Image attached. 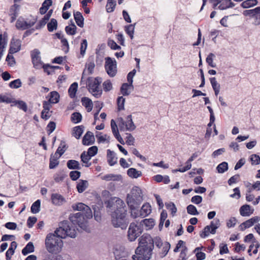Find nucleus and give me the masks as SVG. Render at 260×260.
I'll list each match as a JSON object with an SVG mask.
<instances>
[{
	"instance_id": "55",
	"label": "nucleus",
	"mask_w": 260,
	"mask_h": 260,
	"mask_svg": "<svg viewBox=\"0 0 260 260\" xmlns=\"http://www.w3.org/2000/svg\"><path fill=\"white\" fill-rule=\"evenodd\" d=\"M142 175V173L135 168H131V178H138Z\"/></svg>"
},
{
	"instance_id": "23",
	"label": "nucleus",
	"mask_w": 260,
	"mask_h": 260,
	"mask_svg": "<svg viewBox=\"0 0 260 260\" xmlns=\"http://www.w3.org/2000/svg\"><path fill=\"white\" fill-rule=\"evenodd\" d=\"M52 4V0H45L43 3L42 7L40 8L39 11L40 14L42 15L45 14Z\"/></svg>"
},
{
	"instance_id": "18",
	"label": "nucleus",
	"mask_w": 260,
	"mask_h": 260,
	"mask_svg": "<svg viewBox=\"0 0 260 260\" xmlns=\"http://www.w3.org/2000/svg\"><path fill=\"white\" fill-rule=\"evenodd\" d=\"M107 159L110 166H113L117 163V158L115 153L110 150H107Z\"/></svg>"
},
{
	"instance_id": "36",
	"label": "nucleus",
	"mask_w": 260,
	"mask_h": 260,
	"mask_svg": "<svg viewBox=\"0 0 260 260\" xmlns=\"http://www.w3.org/2000/svg\"><path fill=\"white\" fill-rule=\"evenodd\" d=\"M120 175H114L112 174H107L106 175H104V176L102 177V179L106 181H116V180H119L120 179Z\"/></svg>"
},
{
	"instance_id": "53",
	"label": "nucleus",
	"mask_w": 260,
	"mask_h": 260,
	"mask_svg": "<svg viewBox=\"0 0 260 260\" xmlns=\"http://www.w3.org/2000/svg\"><path fill=\"white\" fill-rule=\"evenodd\" d=\"M162 246V250L161 254H162V256L164 257L167 254L169 250L170 249L171 245L169 243L166 242L164 243V244Z\"/></svg>"
},
{
	"instance_id": "40",
	"label": "nucleus",
	"mask_w": 260,
	"mask_h": 260,
	"mask_svg": "<svg viewBox=\"0 0 260 260\" xmlns=\"http://www.w3.org/2000/svg\"><path fill=\"white\" fill-rule=\"evenodd\" d=\"M41 202L39 200L32 204L31 207V211L34 214L38 213L40 210Z\"/></svg>"
},
{
	"instance_id": "21",
	"label": "nucleus",
	"mask_w": 260,
	"mask_h": 260,
	"mask_svg": "<svg viewBox=\"0 0 260 260\" xmlns=\"http://www.w3.org/2000/svg\"><path fill=\"white\" fill-rule=\"evenodd\" d=\"M74 17L77 24L79 27H83L84 26V18L82 14L79 12H74Z\"/></svg>"
},
{
	"instance_id": "35",
	"label": "nucleus",
	"mask_w": 260,
	"mask_h": 260,
	"mask_svg": "<svg viewBox=\"0 0 260 260\" xmlns=\"http://www.w3.org/2000/svg\"><path fill=\"white\" fill-rule=\"evenodd\" d=\"M82 126H76L73 129V135L77 139H79L83 132Z\"/></svg>"
},
{
	"instance_id": "2",
	"label": "nucleus",
	"mask_w": 260,
	"mask_h": 260,
	"mask_svg": "<svg viewBox=\"0 0 260 260\" xmlns=\"http://www.w3.org/2000/svg\"><path fill=\"white\" fill-rule=\"evenodd\" d=\"M153 249V240L150 235L144 234L140 239L139 245L135 251L133 260H149Z\"/></svg>"
},
{
	"instance_id": "25",
	"label": "nucleus",
	"mask_w": 260,
	"mask_h": 260,
	"mask_svg": "<svg viewBox=\"0 0 260 260\" xmlns=\"http://www.w3.org/2000/svg\"><path fill=\"white\" fill-rule=\"evenodd\" d=\"M143 225H145V228L147 230H151L153 228L155 225V221L152 218L145 219L142 220Z\"/></svg>"
},
{
	"instance_id": "51",
	"label": "nucleus",
	"mask_w": 260,
	"mask_h": 260,
	"mask_svg": "<svg viewBox=\"0 0 260 260\" xmlns=\"http://www.w3.org/2000/svg\"><path fill=\"white\" fill-rule=\"evenodd\" d=\"M32 62L33 63L34 67L36 69H40L42 68V67L44 65L41 60V58L33 59V60H32Z\"/></svg>"
},
{
	"instance_id": "54",
	"label": "nucleus",
	"mask_w": 260,
	"mask_h": 260,
	"mask_svg": "<svg viewBox=\"0 0 260 260\" xmlns=\"http://www.w3.org/2000/svg\"><path fill=\"white\" fill-rule=\"evenodd\" d=\"M22 83L19 79H16L9 83V86L12 88H18L21 86Z\"/></svg>"
},
{
	"instance_id": "22",
	"label": "nucleus",
	"mask_w": 260,
	"mask_h": 260,
	"mask_svg": "<svg viewBox=\"0 0 260 260\" xmlns=\"http://www.w3.org/2000/svg\"><path fill=\"white\" fill-rule=\"evenodd\" d=\"M88 182L86 180H79L77 182V189L79 193L83 192L88 187Z\"/></svg>"
},
{
	"instance_id": "30",
	"label": "nucleus",
	"mask_w": 260,
	"mask_h": 260,
	"mask_svg": "<svg viewBox=\"0 0 260 260\" xmlns=\"http://www.w3.org/2000/svg\"><path fill=\"white\" fill-rule=\"evenodd\" d=\"M67 167L70 169H77L80 170L81 169L79 162L75 160H69L67 162Z\"/></svg>"
},
{
	"instance_id": "31",
	"label": "nucleus",
	"mask_w": 260,
	"mask_h": 260,
	"mask_svg": "<svg viewBox=\"0 0 260 260\" xmlns=\"http://www.w3.org/2000/svg\"><path fill=\"white\" fill-rule=\"evenodd\" d=\"M117 122L121 131L128 130V125H129L128 121H125L122 118H120L118 119Z\"/></svg>"
},
{
	"instance_id": "10",
	"label": "nucleus",
	"mask_w": 260,
	"mask_h": 260,
	"mask_svg": "<svg viewBox=\"0 0 260 260\" xmlns=\"http://www.w3.org/2000/svg\"><path fill=\"white\" fill-rule=\"evenodd\" d=\"M212 4L213 8L217 7L220 10H225L235 6V4L232 2V0H209Z\"/></svg>"
},
{
	"instance_id": "43",
	"label": "nucleus",
	"mask_w": 260,
	"mask_h": 260,
	"mask_svg": "<svg viewBox=\"0 0 260 260\" xmlns=\"http://www.w3.org/2000/svg\"><path fill=\"white\" fill-rule=\"evenodd\" d=\"M57 26V22L55 19H51L50 22L47 24L48 29L49 31H53L56 29Z\"/></svg>"
},
{
	"instance_id": "26",
	"label": "nucleus",
	"mask_w": 260,
	"mask_h": 260,
	"mask_svg": "<svg viewBox=\"0 0 260 260\" xmlns=\"http://www.w3.org/2000/svg\"><path fill=\"white\" fill-rule=\"evenodd\" d=\"M81 102L83 106H84L87 109V112H90L92 109V102L91 100L88 98H83L81 100Z\"/></svg>"
},
{
	"instance_id": "37",
	"label": "nucleus",
	"mask_w": 260,
	"mask_h": 260,
	"mask_svg": "<svg viewBox=\"0 0 260 260\" xmlns=\"http://www.w3.org/2000/svg\"><path fill=\"white\" fill-rule=\"evenodd\" d=\"M65 29L68 34L74 35L76 32L77 27L73 22H72L70 25L66 27Z\"/></svg>"
},
{
	"instance_id": "29",
	"label": "nucleus",
	"mask_w": 260,
	"mask_h": 260,
	"mask_svg": "<svg viewBox=\"0 0 260 260\" xmlns=\"http://www.w3.org/2000/svg\"><path fill=\"white\" fill-rule=\"evenodd\" d=\"M35 250V247L32 242H28L25 247L22 249V253L24 255H26L29 253L33 252Z\"/></svg>"
},
{
	"instance_id": "24",
	"label": "nucleus",
	"mask_w": 260,
	"mask_h": 260,
	"mask_svg": "<svg viewBox=\"0 0 260 260\" xmlns=\"http://www.w3.org/2000/svg\"><path fill=\"white\" fill-rule=\"evenodd\" d=\"M260 220V218L258 216L253 217L242 223V225L245 229L249 228L252 226L255 223L257 222Z\"/></svg>"
},
{
	"instance_id": "34",
	"label": "nucleus",
	"mask_w": 260,
	"mask_h": 260,
	"mask_svg": "<svg viewBox=\"0 0 260 260\" xmlns=\"http://www.w3.org/2000/svg\"><path fill=\"white\" fill-rule=\"evenodd\" d=\"M220 220L218 218H215L211 221L209 225L206 226V229L208 230L209 228L213 229L214 230L216 231V230L220 226Z\"/></svg>"
},
{
	"instance_id": "32",
	"label": "nucleus",
	"mask_w": 260,
	"mask_h": 260,
	"mask_svg": "<svg viewBox=\"0 0 260 260\" xmlns=\"http://www.w3.org/2000/svg\"><path fill=\"white\" fill-rule=\"evenodd\" d=\"M257 4V0H246L241 3V6L242 8L246 9L255 6Z\"/></svg>"
},
{
	"instance_id": "14",
	"label": "nucleus",
	"mask_w": 260,
	"mask_h": 260,
	"mask_svg": "<svg viewBox=\"0 0 260 260\" xmlns=\"http://www.w3.org/2000/svg\"><path fill=\"white\" fill-rule=\"evenodd\" d=\"M51 200L52 203L56 206H60L66 202L64 198L58 193L52 194Z\"/></svg>"
},
{
	"instance_id": "41",
	"label": "nucleus",
	"mask_w": 260,
	"mask_h": 260,
	"mask_svg": "<svg viewBox=\"0 0 260 260\" xmlns=\"http://www.w3.org/2000/svg\"><path fill=\"white\" fill-rule=\"evenodd\" d=\"M216 231L214 230L213 229H211V228H209L208 230L206 229V226L204 228L203 231L200 234V236L202 238H205L208 236L210 234H215L216 233Z\"/></svg>"
},
{
	"instance_id": "17",
	"label": "nucleus",
	"mask_w": 260,
	"mask_h": 260,
	"mask_svg": "<svg viewBox=\"0 0 260 260\" xmlns=\"http://www.w3.org/2000/svg\"><path fill=\"white\" fill-rule=\"evenodd\" d=\"M111 126L112 131L113 135L116 137V138L120 143H121L120 140H121L122 138L119 134L117 125L116 124V122L113 119H112L111 121Z\"/></svg>"
},
{
	"instance_id": "8",
	"label": "nucleus",
	"mask_w": 260,
	"mask_h": 260,
	"mask_svg": "<svg viewBox=\"0 0 260 260\" xmlns=\"http://www.w3.org/2000/svg\"><path fill=\"white\" fill-rule=\"evenodd\" d=\"M143 201V194L141 189L138 186H134L131 189V205L138 206Z\"/></svg>"
},
{
	"instance_id": "48",
	"label": "nucleus",
	"mask_w": 260,
	"mask_h": 260,
	"mask_svg": "<svg viewBox=\"0 0 260 260\" xmlns=\"http://www.w3.org/2000/svg\"><path fill=\"white\" fill-rule=\"evenodd\" d=\"M104 90L105 91H109L113 89L112 83L110 80H107L103 83Z\"/></svg>"
},
{
	"instance_id": "15",
	"label": "nucleus",
	"mask_w": 260,
	"mask_h": 260,
	"mask_svg": "<svg viewBox=\"0 0 260 260\" xmlns=\"http://www.w3.org/2000/svg\"><path fill=\"white\" fill-rule=\"evenodd\" d=\"M94 141V138L92 133L87 132L83 138L82 143L84 145H89L92 144Z\"/></svg>"
},
{
	"instance_id": "19",
	"label": "nucleus",
	"mask_w": 260,
	"mask_h": 260,
	"mask_svg": "<svg viewBox=\"0 0 260 260\" xmlns=\"http://www.w3.org/2000/svg\"><path fill=\"white\" fill-rule=\"evenodd\" d=\"M210 83L211 84L212 87L214 91L215 95L217 96L219 92L220 89V85L216 81V79L215 77H212L210 78Z\"/></svg>"
},
{
	"instance_id": "45",
	"label": "nucleus",
	"mask_w": 260,
	"mask_h": 260,
	"mask_svg": "<svg viewBox=\"0 0 260 260\" xmlns=\"http://www.w3.org/2000/svg\"><path fill=\"white\" fill-rule=\"evenodd\" d=\"M165 205L167 209L171 211V214L174 216L177 212V208L175 204L172 202H170L166 203Z\"/></svg>"
},
{
	"instance_id": "1",
	"label": "nucleus",
	"mask_w": 260,
	"mask_h": 260,
	"mask_svg": "<svg viewBox=\"0 0 260 260\" xmlns=\"http://www.w3.org/2000/svg\"><path fill=\"white\" fill-rule=\"evenodd\" d=\"M72 207L74 210L80 212L72 214L70 216V222L64 220L60 223L59 228L55 231V234L61 238H65L69 237L74 238L77 235L78 230L75 225H78L81 229L87 230V222L85 218L90 219L92 217V213L90 208L82 203L73 205Z\"/></svg>"
},
{
	"instance_id": "57",
	"label": "nucleus",
	"mask_w": 260,
	"mask_h": 260,
	"mask_svg": "<svg viewBox=\"0 0 260 260\" xmlns=\"http://www.w3.org/2000/svg\"><path fill=\"white\" fill-rule=\"evenodd\" d=\"M229 252L227 244L221 243L219 245V253L220 254L228 253Z\"/></svg>"
},
{
	"instance_id": "6",
	"label": "nucleus",
	"mask_w": 260,
	"mask_h": 260,
	"mask_svg": "<svg viewBox=\"0 0 260 260\" xmlns=\"http://www.w3.org/2000/svg\"><path fill=\"white\" fill-rule=\"evenodd\" d=\"M131 205V216L135 218L141 217L144 218L149 215L151 212V207L149 203L144 204L140 210L136 209L137 206Z\"/></svg>"
},
{
	"instance_id": "49",
	"label": "nucleus",
	"mask_w": 260,
	"mask_h": 260,
	"mask_svg": "<svg viewBox=\"0 0 260 260\" xmlns=\"http://www.w3.org/2000/svg\"><path fill=\"white\" fill-rule=\"evenodd\" d=\"M187 211L188 214L191 215H197L199 214L197 208L192 205H189L187 207Z\"/></svg>"
},
{
	"instance_id": "16",
	"label": "nucleus",
	"mask_w": 260,
	"mask_h": 260,
	"mask_svg": "<svg viewBox=\"0 0 260 260\" xmlns=\"http://www.w3.org/2000/svg\"><path fill=\"white\" fill-rule=\"evenodd\" d=\"M253 209H251L249 205H245L240 209V214L243 216H249L253 212Z\"/></svg>"
},
{
	"instance_id": "12",
	"label": "nucleus",
	"mask_w": 260,
	"mask_h": 260,
	"mask_svg": "<svg viewBox=\"0 0 260 260\" xmlns=\"http://www.w3.org/2000/svg\"><path fill=\"white\" fill-rule=\"evenodd\" d=\"M141 224H136L135 223H131V241L132 240V237L135 239L138 237L142 232V230L141 227Z\"/></svg>"
},
{
	"instance_id": "20",
	"label": "nucleus",
	"mask_w": 260,
	"mask_h": 260,
	"mask_svg": "<svg viewBox=\"0 0 260 260\" xmlns=\"http://www.w3.org/2000/svg\"><path fill=\"white\" fill-rule=\"evenodd\" d=\"M17 244L15 241H13L11 243L10 247L7 251L6 257L7 260H10L11 256L14 253L15 249L17 248Z\"/></svg>"
},
{
	"instance_id": "4",
	"label": "nucleus",
	"mask_w": 260,
	"mask_h": 260,
	"mask_svg": "<svg viewBox=\"0 0 260 260\" xmlns=\"http://www.w3.org/2000/svg\"><path fill=\"white\" fill-rule=\"evenodd\" d=\"M62 238L57 236L55 233L48 234L46 238L45 245L47 250L52 254L59 253L63 246Z\"/></svg>"
},
{
	"instance_id": "59",
	"label": "nucleus",
	"mask_w": 260,
	"mask_h": 260,
	"mask_svg": "<svg viewBox=\"0 0 260 260\" xmlns=\"http://www.w3.org/2000/svg\"><path fill=\"white\" fill-rule=\"evenodd\" d=\"M91 156L86 152L84 151L81 155V159L82 161L84 164H87L91 159Z\"/></svg>"
},
{
	"instance_id": "38",
	"label": "nucleus",
	"mask_w": 260,
	"mask_h": 260,
	"mask_svg": "<svg viewBox=\"0 0 260 260\" xmlns=\"http://www.w3.org/2000/svg\"><path fill=\"white\" fill-rule=\"evenodd\" d=\"M13 104L15 106H17L19 109H22L24 112H26L27 106L24 102L22 101H13Z\"/></svg>"
},
{
	"instance_id": "58",
	"label": "nucleus",
	"mask_w": 260,
	"mask_h": 260,
	"mask_svg": "<svg viewBox=\"0 0 260 260\" xmlns=\"http://www.w3.org/2000/svg\"><path fill=\"white\" fill-rule=\"evenodd\" d=\"M12 54H13L10 53L9 52L6 57V61L8 62V64L10 66H13L15 64V58Z\"/></svg>"
},
{
	"instance_id": "39",
	"label": "nucleus",
	"mask_w": 260,
	"mask_h": 260,
	"mask_svg": "<svg viewBox=\"0 0 260 260\" xmlns=\"http://www.w3.org/2000/svg\"><path fill=\"white\" fill-rule=\"evenodd\" d=\"M259 8L257 7L254 9L251 10H248L244 11L243 12V14L245 16H249L250 17H252L254 18V20H255L256 14L259 11Z\"/></svg>"
},
{
	"instance_id": "3",
	"label": "nucleus",
	"mask_w": 260,
	"mask_h": 260,
	"mask_svg": "<svg viewBox=\"0 0 260 260\" xmlns=\"http://www.w3.org/2000/svg\"><path fill=\"white\" fill-rule=\"evenodd\" d=\"M114 206L116 209L112 215V222L116 228H120L121 229H126L128 221L125 219L126 215L125 205L122 200L116 199Z\"/></svg>"
},
{
	"instance_id": "5",
	"label": "nucleus",
	"mask_w": 260,
	"mask_h": 260,
	"mask_svg": "<svg viewBox=\"0 0 260 260\" xmlns=\"http://www.w3.org/2000/svg\"><path fill=\"white\" fill-rule=\"evenodd\" d=\"M101 82V78H100L91 77L88 79L89 91L96 98H100L102 93V90L99 87Z\"/></svg>"
},
{
	"instance_id": "27",
	"label": "nucleus",
	"mask_w": 260,
	"mask_h": 260,
	"mask_svg": "<svg viewBox=\"0 0 260 260\" xmlns=\"http://www.w3.org/2000/svg\"><path fill=\"white\" fill-rule=\"evenodd\" d=\"M49 102L52 104H56L59 102V95L56 91H52L48 95Z\"/></svg>"
},
{
	"instance_id": "61",
	"label": "nucleus",
	"mask_w": 260,
	"mask_h": 260,
	"mask_svg": "<svg viewBox=\"0 0 260 260\" xmlns=\"http://www.w3.org/2000/svg\"><path fill=\"white\" fill-rule=\"evenodd\" d=\"M13 100L7 96L0 94V103H13Z\"/></svg>"
},
{
	"instance_id": "44",
	"label": "nucleus",
	"mask_w": 260,
	"mask_h": 260,
	"mask_svg": "<svg viewBox=\"0 0 260 260\" xmlns=\"http://www.w3.org/2000/svg\"><path fill=\"white\" fill-rule=\"evenodd\" d=\"M71 120L75 123H79L82 120V115L78 112L73 113L71 116Z\"/></svg>"
},
{
	"instance_id": "52",
	"label": "nucleus",
	"mask_w": 260,
	"mask_h": 260,
	"mask_svg": "<svg viewBox=\"0 0 260 260\" xmlns=\"http://www.w3.org/2000/svg\"><path fill=\"white\" fill-rule=\"evenodd\" d=\"M129 85L128 83H123L122 84L121 88H120V92L123 95H128L129 94L128 93V89Z\"/></svg>"
},
{
	"instance_id": "62",
	"label": "nucleus",
	"mask_w": 260,
	"mask_h": 260,
	"mask_svg": "<svg viewBox=\"0 0 260 260\" xmlns=\"http://www.w3.org/2000/svg\"><path fill=\"white\" fill-rule=\"evenodd\" d=\"M59 164V161L56 159H54L53 157H50L49 168L51 169L55 168Z\"/></svg>"
},
{
	"instance_id": "13",
	"label": "nucleus",
	"mask_w": 260,
	"mask_h": 260,
	"mask_svg": "<svg viewBox=\"0 0 260 260\" xmlns=\"http://www.w3.org/2000/svg\"><path fill=\"white\" fill-rule=\"evenodd\" d=\"M114 254L116 259L125 257L128 253L125 251V248L121 246H116L115 248Z\"/></svg>"
},
{
	"instance_id": "63",
	"label": "nucleus",
	"mask_w": 260,
	"mask_h": 260,
	"mask_svg": "<svg viewBox=\"0 0 260 260\" xmlns=\"http://www.w3.org/2000/svg\"><path fill=\"white\" fill-rule=\"evenodd\" d=\"M98 149L96 146H92L90 147L87 152H86L88 155H89L91 157L95 155L97 152H98Z\"/></svg>"
},
{
	"instance_id": "64",
	"label": "nucleus",
	"mask_w": 260,
	"mask_h": 260,
	"mask_svg": "<svg viewBox=\"0 0 260 260\" xmlns=\"http://www.w3.org/2000/svg\"><path fill=\"white\" fill-rule=\"evenodd\" d=\"M237 219L235 217H231L226 221V226L229 228L234 227L236 223Z\"/></svg>"
},
{
	"instance_id": "33",
	"label": "nucleus",
	"mask_w": 260,
	"mask_h": 260,
	"mask_svg": "<svg viewBox=\"0 0 260 260\" xmlns=\"http://www.w3.org/2000/svg\"><path fill=\"white\" fill-rule=\"evenodd\" d=\"M78 88V83L76 82L73 83L69 87L68 89V92L71 98H74L75 97L76 93L77 91Z\"/></svg>"
},
{
	"instance_id": "60",
	"label": "nucleus",
	"mask_w": 260,
	"mask_h": 260,
	"mask_svg": "<svg viewBox=\"0 0 260 260\" xmlns=\"http://www.w3.org/2000/svg\"><path fill=\"white\" fill-rule=\"evenodd\" d=\"M81 173L77 171H71L70 173V177L73 180H77L80 176Z\"/></svg>"
},
{
	"instance_id": "42",
	"label": "nucleus",
	"mask_w": 260,
	"mask_h": 260,
	"mask_svg": "<svg viewBox=\"0 0 260 260\" xmlns=\"http://www.w3.org/2000/svg\"><path fill=\"white\" fill-rule=\"evenodd\" d=\"M216 169L219 173H223L228 169V164L226 162H222L218 165Z\"/></svg>"
},
{
	"instance_id": "11",
	"label": "nucleus",
	"mask_w": 260,
	"mask_h": 260,
	"mask_svg": "<svg viewBox=\"0 0 260 260\" xmlns=\"http://www.w3.org/2000/svg\"><path fill=\"white\" fill-rule=\"evenodd\" d=\"M21 46V41L18 39H12L10 43L9 53L14 54L20 50Z\"/></svg>"
},
{
	"instance_id": "9",
	"label": "nucleus",
	"mask_w": 260,
	"mask_h": 260,
	"mask_svg": "<svg viewBox=\"0 0 260 260\" xmlns=\"http://www.w3.org/2000/svg\"><path fill=\"white\" fill-rule=\"evenodd\" d=\"M105 70L107 74L111 77H114L117 73L116 61L114 58L107 57L105 58Z\"/></svg>"
},
{
	"instance_id": "7",
	"label": "nucleus",
	"mask_w": 260,
	"mask_h": 260,
	"mask_svg": "<svg viewBox=\"0 0 260 260\" xmlns=\"http://www.w3.org/2000/svg\"><path fill=\"white\" fill-rule=\"evenodd\" d=\"M36 22L37 18L35 17L27 18L26 20L22 17H20L16 21V27L18 29L25 30L34 25Z\"/></svg>"
},
{
	"instance_id": "46",
	"label": "nucleus",
	"mask_w": 260,
	"mask_h": 260,
	"mask_svg": "<svg viewBox=\"0 0 260 260\" xmlns=\"http://www.w3.org/2000/svg\"><path fill=\"white\" fill-rule=\"evenodd\" d=\"M215 57V55L213 53H210L206 58L207 63L212 68H215L216 64L213 62V59Z\"/></svg>"
},
{
	"instance_id": "28",
	"label": "nucleus",
	"mask_w": 260,
	"mask_h": 260,
	"mask_svg": "<svg viewBox=\"0 0 260 260\" xmlns=\"http://www.w3.org/2000/svg\"><path fill=\"white\" fill-rule=\"evenodd\" d=\"M19 10V6L14 4L10 9V15H11V22H13L15 21L16 18V17L18 15V12Z\"/></svg>"
},
{
	"instance_id": "50",
	"label": "nucleus",
	"mask_w": 260,
	"mask_h": 260,
	"mask_svg": "<svg viewBox=\"0 0 260 260\" xmlns=\"http://www.w3.org/2000/svg\"><path fill=\"white\" fill-rule=\"evenodd\" d=\"M252 165H257L260 164V157L256 154H252L250 156Z\"/></svg>"
},
{
	"instance_id": "56",
	"label": "nucleus",
	"mask_w": 260,
	"mask_h": 260,
	"mask_svg": "<svg viewBox=\"0 0 260 260\" xmlns=\"http://www.w3.org/2000/svg\"><path fill=\"white\" fill-rule=\"evenodd\" d=\"M87 47V41L86 39H84L81 42V47H80V54L82 56H83L85 54Z\"/></svg>"
},
{
	"instance_id": "47",
	"label": "nucleus",
	"mask_w": 260,
	"mask_h": 260,
	"mask_svg": "<svg viewBox=\"0 0 260 260\" xmlns=\"http://www.w3.org/2000/svg\"><path fill=\"white\" fill-rule=\"evenodd\" d=\"M125 103V99L123 96H120L117 98V104L118 111L124 110V105Z\"/></svg>"
}]
</instances>
